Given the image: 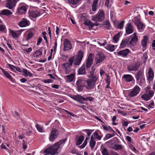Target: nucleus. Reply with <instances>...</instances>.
<instances>
[{"label": "nucleus", "instance_id": "f257e3e1", "mask_svg": "<svg viewBox=\"0 0 155 155\" xmlns=\"http://www.w3.org/2000/svg\"><path fill=\"white\" fill-rule=\"evenodd\" d=\"M67 140V138L60 140L54 145L44 150V153H46L48 155L50 154L51 155H54L57 153L58 149L60 147V146L62 144H64Z\"/></svg>", "mask_w": 155, "mask_h": 155}, {"label": "nucleus", "instance_id": "f03ea898", "mask_svg": "<svg viewBox=\"0 0 155 155\" xmlns=\"http://www.w3.org/2000/svg\"><path fill=\"white\" fill-rule=\"evenodd\" d=\"M72 99L81 104H84V101H93V98L92 97L89 96L84 97L78 95L75 96L74 97H73Z\"/></svg>", "mask_w": 155, "mask_h": 155}, {"label": "nucleus", "instance_id": "7ed1b4c3", "mask_svg": "<svg viewBox=\"0 0 155 155\" xmlns=\"http://www.w3.org/2000/svg\"><path fill=\"white\" fill-rule=\"evenodd\" d=\"M28 6L25 3L19 4L17 9V12L19 15L25 14Z\"/></svg>", "mask_w": 155, "mask_h": 155}, {"label": "nucleus", "instance_id": "20e7f679", "mask_svg": "<svg viewBox=\"0 0 155 155\" xmlns=\"http://www.w3.org/2000/svg\"><path fill=\"white\" fill-rule=\"evenodd\" d=\"M59 134V131L54 128H52L49 137V140L51 142H53L58 136Z\"/></svg>", "mask_w": 155, "mask_h": 155}, {"label": "nucleus", "instance_id": "39448f33", "mask_svg": "<svg viewBox=\"0 0 155 155\" xmlns=\"http://www.w3.org/2000/svg\"><path fill=\"white\" fill-rule=\"evenodd\" d=\"M135 77L137 81H139L140 82H143L145 81V77L143 69L139 70L135 75Z\"/></svg>", "mask_w": 155, "mask_h": 155}, {"label": "nucleus", "instance_id": "423d86ee", "mask_svg": "<svg viewBox=\"0 0 155 155\" xmlns=\"http://www.w3.org/2000/svg\"><path fill=\"white\" fill-rule=\"evenodd\" d=\"M104 11L99 12L97 15L93 17V20L95 21H102L104 19Z\"/></svg>", "mask_w": 155, "mask_h": 155}, {"label": "nucleus", "instance_id": "0eeeda50", "mask_svg": "<svg viewBox=\"0 0 155 155\" xmlns=\"http://www.w3.org/2000/svg\"><path fill=\"white\" fill-rule=\"evenodd\" d=\"M84 55V52L81 51H78L74 64L75 65H79Z\"/></svg>", "mask_w": 155, "mask_h": 155}, {"label": "nucleus", "instance_id": "6e6552de", "mask_svg": "<svg viewBox=\"0 0 155 155\" xmlns=\"http://www.w3.org/2000/svg\"><path fill=\"white\" fill-rule=\"evenodd\" d=\"M134 23L137 26L138 29L140 31H143L145 28V25L144 23L141 21L139 19H136L135 20Z\"/></svg>", "mask_w": 155, "mask_h": 155}, {"label": "nucleus", "instance_id": "1a4fd4ad", "mask_svg": "<svg viewBox=\"0 0 155 155\" xmlns=\"http://www.w3.org/2000/svg\"><path fill=\"white\" fill-rule=\"evenodd\" d=\"M140 64L139 62H136L133 63L131 64H130L127 67V70L129 71H137L140 67Z\"/></svg>", "mask_w": 155, "mask_h": 155}, {"label": "nucleus", "instance_id": "9d476101", "mask_svg": "<svg viewBox=\"0 0 155 155\" xmlns=\"http://www.w3.org/2000/svg\"><path fill=\"white\" fill-rule=\"evenodd\" d=\"M140 91V87L138 86H135L130 92L128 95L130 97H134L137 96Z\"/></svg>", "mask_w": 155, "mask_h": 155}, {"label": "nucleus", "instance_id": "9b49d317", "mask_svg": "<svg viewBox=\"0 0 155 155\" xmlns=\"http://www.w3.org/2000/svg\"><path fill=\"white\" fill-rule=\"evenodd\" d=\"M105 57V56L103 53H99L97 54L95 57V64H97L103 62L104 60Z\"/></svg>", "mask_w": 155, "mask_h": 155}, {"label": "nucleus", "instance_id": "f8f14e48", "mask_svg": "<svg viewBox=\"0 0 155 155\" xmlns=\"http://www.w3.org/2000/svg\"><path fill=\"white\" fill-rule=\"evenodd\" d=\"M64 49V51H67L71 49L72 48V45L71 42L68 39H65L63 42Z\"/></svg>", "mask_w": 155, "mask_h": 155}, {"label": "nucleus", "instance_id": "ddd939ff", "mask_svg": "<svg viewBox=\"0 0 155 155\" xmlns=\"http://www.w3.org/2000/svg\"><path fill=\"white\" fill-rule=\"evenodd\" d=\"M5 7L9 9H12L16 6V2L14 0H6Z\"/></svg>", "mask_w": 155, "mask_h": 155}, {"label": "nucleus", "instance_id": "4468645a", "mask_svg": "<svg viewBox=\"0 0 155 155\" xmlns=\"http://www.w3.org/2000/svg\"><path fill=\"white\" fill-rule=\"evenodd\" d=\"M30 24L28 20L25 18H23L19 22L18 25L20 27H24L29 26Z\"/></svg>", "mask_w": 155, "mask_h": 155}, {"label": "nucleus", "instance_id": "2eb2a0df", "mask_svg": "<svg viewBox=\"0 0 155 155\" xmlns=\"http://www.w3.org/2000/svg\"><path fill=\"white\" fill-rule=\"evenodd\" d=\"M125 28L126 33L127 35L130 34L134 32L133 26L131 23L127 24Z\"/></svg>", "mask_w": 155, "mask_h": 155}, {"label": "nucleus", "instance_id": "dca6fc26", "mask_svg": "<svg viewBox=\"0 0 155 155\" xmlns=\"http://www.w3.org/2000/svg\"><path fill=\"white\" fill-rule=\"evenodd\" d=\"M147 77V80L149 82L153 80L154 77V73L153 71L151 68H150Z\"/></svg>", "mask_w": 155, "mask_h": 155}, {"label": "nucleus", "instance_id": "f3484780", "mask_svg": "<svg viewBox=\"0 0 155 155\" xmlns=\"http://www.w3.org/2000/svg\"><path fill=\"white\" fill-rule=\"evenodd\" d=\"M28 14L30 18H35L40 15V12L37 10H29Z\"/></svg>", "mask_w": 155, "mask_h": 155}, {"label": "nucleus", "instance_id": "a211bd4d", "mask_svg": "<svg viewBox=\"0 0 155 155\" xmlns=\"http://www.w3.org/2000/svg\"><path fill=\"white\" fill-rule=\"evenodd\" d=\"M75 74H71L69 75L65 76L64 79L67 83L71 82L74 81L75 80Z\"/></svg>", "mask_w": 155, "mask_h": 155}, {"label": "nucleus", "instance_id": "6ab92c4d", "mask_svg": "<svg viewBox=\"0 0 155 155\" xmlns=\"http://www.w3.org/2000/svg\"><path fill=\"white\" fill-rule=\"evenodd\" d=\"M86 83L85 84V86L87 90H90L93 88L94 86L95 82L89 79L86 81Z\"/></svg>", "mask_w": 155, "mask_h": 155}, {"label": "nucleus", "instance_id": "aec40b11", "mask_svg": "<svg viewBox=\"0 0 155 155\" xmlns=\"http://www.w3.org/2000/svg\"><path fill=\"white\" fill-rule=\"evenodd\" d=\"M86 83L85 80L83 79H79L76 82L77 87L78 90H81L83 87H85Z\"/></svg>", "mask_w": 155, "mask_h": 155}, {"label": "nucleus", "instance_id": "412c9836", "mask_svg": "<svg viewBox=\"0 0 155 155\" xmlns=\"http://www.w3.org/2000/svg\"><path fill=\"white\" fill-rule=\"evenodd\" d=\"M130 37H131L130 38V41L129 42L130 44L131 45H135L138 40V38L136 33H134Z\"/></svg>", "mask_w": 155, "mask_h": 155}, {"label": "nucleus", "instance_id": "4be33fe9", "mask_svg": "<svg viewBox=\"0 0 155 155\" xmlns=\"http://www.w3.org/2000/svg\"><path fill=\"white\" fill-rule=\"evenodd\" d=\"M35 35V33L34 32L30 31H27L24 37L25 41H28L33 38Z\"/></svg>", "mask_w": 155, "mask_h": 155}, {"label": "nucleus", "instance_id": "5701e85b", "mask_svg": "<svg viewBox=\"0 0 155 155\" xmlns=\"http://www.w3.org/2000/svg\"><path fill=\"white\" fill-rule=\"evenodd\" d=\"M130 52V51L128 49H126L125 50H123L117 52V54L118 55L125 57L127 56Z\"/></svg>", "mask_w": 155, "mask_h": 155}, {"label": "nucleus", "instance_id": "b1692460", "mask_svg": "<svg viewBox=\"0 0 155 155\" xmlns=\"http://www.w3.org/2000/svg\"><path fill=\"white\" fill-rule=\"evenodd\" d=\"M23 30H20L17 32L18 33H16L15 31L13 30H10V33L11 34V36L13 38H18V36L20 35L22 32L23 31Z\"/></svg>", "mask_w": 155, "mask_h": 155}, {"label": "nucleus", "instance_id": "393cba45", "mask_svg": "<svg viewBox=\"0 0 155 155\" xmlns=\"http://www.w3.org/2000/svg\"><path fill=\"white\" fill-rule=\"evenodd\" d=\"M91 54H89L86 62V66L87 68H90L93 63V58L91 56Z\"/></svg>", "mask_w": 155, "mask_h": 155}, {"label": "nucleus", "instance_id": "a878e982", "mask_svg": "<svg viewBox=\"0 0 155 155\" xmlns=\"http://www.w3.org/2000/svg\"><path fill=\"white\" fill-rule=\"evenodd\" d=\"M12 14V12L7 9H3L0 12V15H6L8 17L10 16Z\"/></svg>", "mask_w": 155, "mask_h": 155}, {"label": "nucleus", "instance_id": "bb28decb", "mask_svg": "<svg viewBox=\"0 0 155 155\" xmlns=\"http://www.w3.org/2000/svg\"><path fill=\"white\" fill-rule=\"evenodd\" d=\"M130 38L123 39L120 45V48H123L126 47L130 41Z\"/></svg>", "mask_w": 155, "mask_h": 155}, {"label": "nucleus", "instance_id": "cd10ccee", "mask_svg": "<svg viewBox=\"0 0 155 155\" xmlns=\"http://www.w3.org/2000/svg\"><path fill=\"white\" fill-rule=\"evenodd\" d=\"M122 77L127 82L131 81L134 79L133 77L130 74H124Z\"/></svg>", "mask_w": 155, "mask_h": 155}, {"label": "nucleus", "instance_id": "c85d7f7f", "mask_svg": "<svg viewBox=\"0 0 155 155\" xmlns=\"http://www.w3.org/2000/svg\"><path fill=\"white\" fill-rule=\"evenodd\" d=\"M85 65L83 64L78 70V74L80 75L84 74L85 73Z\"/></svg>", "mask_w": 155, "mask_h": 155}, {"label": "nucleus", "instance_id": "c756f323", "mask_svg": "<svg viewBox=\"0 0 155 155\" xmlns=\"http://www.w3.org/2000/svg\"><path fill=\"white\" fill-rule=\"evenodd\" d=\"M148 39V38L147 36H145L143 37V39L141 41V44L143 48L146 47Z\"/></svg>", "mask_w": 155, "mask_h": 155}, {"label": "nucleus", "instance_id": "7c9ffc66", "mask_svg": "<svg viewBox=\"0 0 155 155\" xmlns=\"http://www.w3.org/2000/svg\"><path fill=\"white\" fill-rule=\"evenodd\" d=\"M93 135L91 136V139L90 142V146L91 150H93L96 144L95 141L93 139Z\"/></svg>", "mask_w": 155, "mask_h": 155}, {"label": "nucleus", "instance_id": "2f4dec72", "mask_svg": "<svg viewBox=\"0 0 155 155\" xmlns=\"http://www.w3.org/2000/svg\"><path fill=\"white\" fill-rule=\"evenodd\" d=\"M84 138V137L83 136L81 135L80 136L78 140L76 142V145H78L81 144L83 141Z\"/></svg>", "mask_w": 155, "mask_h": 155}, {"label": "nucleus", "instance_id": "473e14b6", "mask_svg": "<svg viewBox=\"0 0 155 155\" xmlns=\"http://www.w3.org/2000/svg\"><path fill=\"white\" fill-rule=\"evenodd\" d=\"M2 72L3 73L4 76L9 79H11L12 77L11 75L6 71H5L3 68H0Z\"/></svg>", "mask_w": 155, "mask_h": 155}, {"label": "nucleus", "instance_id": "72a5a7b5", "mask_svg": "<svg viewBox=\"0 0 155 155\" xmlns=\"http://www.w3.org/2000/svg\"><path fill=\"white\" fill-rule=\"evenodd\" d=\"M115 46L111 44L107 45L106 47V48L110 51H113L115 50Z\"/></svg>", "mask_w": 155, "mask_h": 155}, {"label": "nucleus", "instance_id": "f704fd0d", "mask_svg": "<svg viewBox=\"0 0 155 155\" xmlns=\"http://www.w3.org/2000/svg\"><path fill=\"white\" fill-rule=\"evenodd\" d=\"M120 36V33H118L117 34L114 36L113 38V40L114 43H117L118 42Z\"/></svg>", "mask_w": 155, "mask_h": 155}, {"label": "nucleus", "instance_id": "c9c22d12", "mask_svg": "<svg viewBox=\"0 0 155 155\" xmlns=\"http://www.w3.org/2000/svg\"><path fill=\"white\" fill-rule=\"evenodd\" d=\"M42 55V52L39 50H36L34 54V57L36 58H38Z\"/></svg>", "mask_w": 155, "mask_h": 155}, {"label": "nucleus", "instance_id": "e433bc0d", "mask_svg": "<svg viewBox=\"0 0 155 155\" xmlns=\"http://www.w3.org/2000/svg\"><path fill=\"white\" fill-rule=\"evenodd\" d=\"M141 97L146 101H147L149 100L151 98L150 97L149 94H144L143 95L141 96Z\"/></svg>", "mask_w": 155, "mask_h": 155}, {"label": "nucleus", "instance_id": "4c0bfd02", "mask_svg": "<svg viewBox=\"0 0 155 155\" xmlns=\"http://www.w3.org/2000/svg\"><path fill=\"white\" fill-rule=\"evenodd\" d=\"M90 78H91L90 80L96 82L97 79V77L96 74H94L90 75Z\"/></svg>", "mask_w": 155, "mask_h": 155}, {"label": "nucleus", "instance_id": "58836bf2", "mask_svg": "<svg viewBox=\"0 0 155 155\" xmlns=\"http://www.w3.org/2000/svg\"><path fill=\"white\" fill-rule=\"evenodd\" d=\"M124 21H122L119 23L117 25V28L120 29H122L124 27Z\"/></svg>", "mask_w": 155, "mask_h": 155}, {"label": "nucleus", "instance_id": "ea45409f", "mask_svg": "<svg viewBox=\"0 0 155 155\" xmlns=\"http://www.w3.org/2000/svg\"><path fill=\"white\" fill-rule=\"evenodd\" d=\"M123 147L121 145L116 144L114 145V149L115 150H117L122 149Z\"/></svg>", "mask_w": 155, "mask_h": 155}, {"label": "nucleus", "instance_id": "a19ab883", "mask_svg": "<svg viewBox=\"0 0 155 155\" xmlns=\"http://www.w3.org/2000/svg\"><path fill=\"white\" fill-rule=\"evenodd\" d=\"M86 15L85 14H81V16L80 18V20L82 21H85L87 19Z\"/></svg>", "mask_w": 155, "mask_h": 155}, {"label": "nucleus", "instance_id": "79ce46f5", "mask_svg": "<svg viewBox=\"0 0 155 155\" xmlns=\"http://www.w3.org/2000/svg\"><path fill=\"white\" fill-rule=\"evenodd\" d=\"M80 0H68L69 2L72 5L77 4Z\"/></svg>", "mask_w": 155, "mask_h": 155}, {"label": "nucleus", "instance_id": "37998d69", "mask_svg": "<svg viewBox=\"0 0 155 155\" xmlns=\"http://www.w3.org/2000/svg\"><path fill=\"white\" fill-rule=\"evenodd\" d=\"M6 65L8 66L10 69L13 72H15V66L14 65L8 63Z\"/></svg>", "mask_w": 155, "mask_h": 155}, {"label": "nucleus", "instance_id": "c03bdc74", "mask_svg": "<svg viewBox=\"0 0 155 155\" xmlns=\"http://www.w3.org/2000/svg\"><path fill=\"white\" fill-rule=\"evenodd\" d=\"M35 127H36L38 130L40 132H43V130L41 127H40L38 123H36L35 125Z\"/></svg>", "mask_w": 155, "mask_h": 155}, {"label": "nucleus", "instance_id": "a18cd8bd", "mask_svg": "<svg viewBox=\"0 0 155 155\" xmlns=\"http://www.w3.org/2000/svg\"><path fill=\"white\" fill-rule=\"evenodd\" d=\"M147 55L146 53H144L142 57V60L144 62H146V61L147 59Z\"/></svg>", "mask_w": 155, "mask_h": 155}, {"label": "nucleus", "instance_id": "49530a36", "mask_svg": "<svg viewBox=\"0 0 155 155\" xmlns=\"http://www.w3.org/2000/svg\"><path fill=\"white\" fill-rule=\"evenodd\" d=\"M115 135L114 134H108L106 135L105 137V138L106 139H108L114 136Z\"/></svg>", "mask_w": 155, "mask_h": 155}, {"label": "nucleus", "instance_id": "de8ad7c7", "mask_svg": "<svg viewBox=\"0 0 155 155\" xmlns=\"http://www.w3.org/2000/svg\"><path fill=\"white\" fill-rule=\"evenodd\" d=\"M106 78H105V81L107 84H110V78H109V76L107 74H106Z\"/></svg>", "mask_w": 155, "mask_h": 155}, {"label": "nucleus", "instance_id": "09e8293b", "mask_svg": "<svg viewBox=\"0 0 155 155\" xmlns=\"http://www.w3.org/2000/svg\"><path fill=\"white\" fill-rule=\"evenodd\" d=\"M94 136L95 138L98 140H100L101 139V137L99 136L98 133L97 132H95L94 133Z\"/></svg>", "mask_w": 155, "mask_h": 155}, {"label": "nucleus", "instance_id": "8fccbe9b", "mask_svg": "<svg viewBox=\"0 0 155 155\" xmlns=\"http://www.w3.org/2000/svg\"><path fill=\"white\" fill-rule=\"evenodd\" d=\"M62 66L64 67V68H71L72 65H71L69 63H64L62 64Z\"/></svg>", "mask_w": 155, "mask_h": 155}, {"label": "nucleus", "instance_id": "3c124183", "mask_svg": "<svg viewBox=\"0 0 155 155\" xmlns=\"http://www.w3.org/2000/svg\"><path fill=\"white\" fill-rule=\"evenodd\" d=\"M74 57L73 56L72 57H71L70 58L69 60H68V61L69 62V64H70L72 66L73 63L74 62Z\"/></svg>", "mask_w": 155, "mask_h": 155}, {"label": "nucleus", "instance_id": "603ef678", "mask_svg": "<svg viewBox=\"0 0 155 155\" xmlns=\"http://www.w3.org/2000/svg\"><path fill=\"white\" fill-rule=\"evenodd\" d=\"M57 39L56 38L55 40L54 41V46H53V48L54 49V51L55 52L56 51L57 47Z\"/></svg>", "mask_w": 155, "mask_h": 155}, {"label": "nucleus", "instance_id": "864d4df0", "mask_svg": "<svg viewBox=\"0 0 155 155\" xmlns=\"http://www.w3.org/2000/svg\"><path fill=\"white\" fill-rule=\"evenodd\" d=\"M87 141L86 140H85L83 144L79 147V148L81 149L84 148L87 145Z\"/></svg>", "mask_w": 155, "mask_h": 155}, {"label": "nucleus", "instance_id": "5fc2aeb1", "mask_svg": "<svg viewBox=\"0 0 155 155\" xmlns=\"http://www.w3.org/2000/svg\"><path fill=\"white\" fill-rule=\"evenodd\" d=\"M102 153L103 155H108V152L107 150L106 149L104 148L102 151Z\"/></svg>", "mask_w": 155, "mask_h": 155}, {"label": "nucleus", "instance_id": "6e6d98bb", "mask_svg": "<svg viewBox=\"0 0 155 155\" xmlns=\"http://www.w3.org/2000/svg\"><path fill=\"white\" fill-rule=\"evenodd\" d=\"M86 131H87V136L89 137L90 136L92 132L94 131V130H88L86 129L85 130Z\"/></svg>", "mask_w": 155, "mask_h": 155}, {"label": "nucleus", "instance_id": "4d7b16f0", "mask_svg": "<svg viewBox=\"0 0 155 155\" xmlns=\"http://www.w3.org/2000/svg\"><path fill=\"white\" fill-rule=\"evenodd\" d=\"M53 80H52L50 79L43 80V82L45 83H49L53 82Z\"/></svg>", "mask_w": 155, "mask_h": 155}, {"label": "nucleus", "instance_id": "13d9d810", "mask_svg": "<svg viewBox=\"0 0 155 155\" xmlns=\"http://www.w3.org/2000/svg\"><path fill=\"white\" fill-rule=\"evenodd\" d=\"M91 21L90 20H86L83 23L86 26H89V25H90V23H91Z\"/></svg>", "mask_w": 155, "mask_h": 155}, {"label": "nucleus", "instance_id": "bf43d9fd", "mask_svg": "<svg viewBox=\"0 0 155 155\" xmlns=\"http://www.w3.org/2000/svg\"><path fill=\"white\" fill-rule=\"evenodd\" d=\"M42 41V39L41 37H39L38 39V41L37 43V45H39L41 42Z\"/></svg>", "mask_w": 155, "mask_h": 155}, {"label": "nucleus", "instance_id": "052dcab7", "mask_svg": "<svg viewBox=\"0 0 155 155\" xmlns=\"http://www.w3.org/2000/svg\"><path fill=\"white\" fill-rule=\"evenodd\" d=\"M65 72L66 74H68L71 71V68H64Z\"/></svg>", "mask_w": 155, "mask_h": 155}, {"label": "nucleus", "instance_id": "680f3d73", "mask_svg": "<svg viewBox=\"0 0 155 155\" xmlns=\"http://www.w3.org/2000/svg\"><path fill=\"white\" fill-rule=\"evenodd\" d=\"M154 93V92L153 91L150 90L149 91L148 94H149L150 97H151L153 96Z\"/></svg>", "mask_w": 155, "mask_h": 155}, {"label": "nucleus", "instance_id": "e2e57ef3", "mask_svg": "<svg viewBox=\"0 0 155 155\" xmlns=\"http://www.w3.org/2000/svg\"><path fill=\"white\" fill-rule=\"evenodd\" d=\"M5 29V26L3 25L0 24V31H3Z\"/></svg>", "mask_w": 155, "mask_h": 155}, {"label": "nucleus", "instance_id": "0e129e2a", "mask_svg": "<svg viewBox=\"0 0 155 155\" xmlns=\"http://www.w3.org/2000/svg\"><path fill=\"white\" fill-rule=\"evenodd\" d=\"M23 72L24 74V75L25 77H27L28 76L27 73L28 72V70L26 69H24L23 70Z\"/></svg>", "mask_w": 155, "mask_h": 155}, {"label": "nucleus", "instance_id": "69168bd1", "mask_svg": "<svg viewBox=\"0 0 155 155\" xmlns=\"http://www.w3.org/2000/svg\"><path fill=\"white\" fill-rule=\"evenodd\" d=\"M107 42L106 41H105L103 43H101L99 42H98V44L101 46H104L107 44Z\"/></svg>", "mask_w": 155, "mask_h": 155}, {"label": "nucleus", "instance_id": "338daca9", "mask_svg": "<svg viewBox=\"0 0 155 155\" xmlns=\"http://www.w3.org/2000/svg\"><path fill=\"white\" fill-rule=\"evenodd\" d=\"M51 87L53 88L58 89L59 88V85L58 84H52L51 86Z\"/></svg>", "mask_w": 155, "mask_h": 155}, {"label": "nucleus", "instance_id": "774afa93", "mask_svg": "<svg viewBox=\"0 0 155 155\" xmlns=\"http://www.w3.org/2000/svg\"><path fill=\"white\" fill-rule=\"evenodd\" d=\"M129 123L126 121H123V123L122 124V125L123 126L127 127L128 126Z\"/></svg>", "mask_w": 155, "mask_h": 155}]
</instances>
